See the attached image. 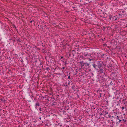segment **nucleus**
I'll list each match as a JSON object with an SVG mask.
<instances>
[{
    "instance_id": "2",
    "label": "nucleus",
    "mask_w": 127,
    "mask_h": 127,
    "mask_svg": "<svg viewBox=\"0 0 127 127\" xmlns=\"http://www.w3.org/2000/svg\"><path fill=\"white\" fill-rule=\"evenodd\" d=\"M47 61L51 64L50 65H51V67L52 68H53L54 69H56V67H55L54 66L56 65V63L55 61V59L51 57H49Z\"/></svg>"
},
{
    "instance_id": "11",
    "label": "nucleus",
    "mask_w": 127,
    "mask_h": 127,
    "mask_svg": "<svg viewBox=\"0 0 127 127\" xmlns=\"http://www.w3.org/2000/svg\"><path fill=\"white\" fill-rule=\"evenodd\" d=\"M84 66L85 65L86 67V66H87L88 67V68H89V67H90L89 65L90 64H89L87 63V62H85L84 63Z\"/></svg>"
},
{
    "instance_id": "26",
    "label": "nucleus",
    "mask_w": 127,
    "mask_h": 127,
    "mask_svg": "<svg viewBox=\"0 0 127 127\" xmlns=\"http://www.w3.org/2000/svg\"><path fill=\"white\" fill-rule=\"evenodd\" d=\"M34 48H36L38 50H40V48H37L36 46H35Z\"/></svg>"
},
{
    "instance_id": "59",
    "label": "nucleus",
    "mask_w": 127,
    "mask_h": 127,
    "mask_svg": "<svg viewBox=\"0 0 127 127\" xmlns=\"http://www.w3.org/2000/svg\"><path fill=\"white\" fill-rule=\"evenodd\" d=\"M63 58V56H62L61 57V59H62Z\"/></svg>"
},
{
    "instance_id": "54",
    "label": "nucleus",
    "mask_w": 127,
    "mask_h": 127,
    "mask_svg": "<svg viewBox=\"0 0 127 127\" xmlns=\"http://www.w3.org/2000/svg\"><path fill=\"white\" fill-rule=\"evenodd\" d=\"M105 28H104V27H103V30H105Z\"/></svg>"
},
{
    "instance_id": "60",
    "label": "nucleus",
    "mask_w": 127,
    "mask_h": 127,
    "mask_svg": "<svg viewBox=\"0 0 127 127\" xmlns=\"http://www.w3.org/2000/svg\"><path fill=\"white\" fill-rule=\"evenodd\" d=\"M31 21L30 22V23H31L32 22V21Z\"/></svg>"
},
{
    "instance_id": "41",
    "label": "nucleus",
    "mask_w": 127,
    "mask_h": 127,
    "mask_svg": "<svg viewBox=\"0 0 127 127\" xmlns=\"http://www.w3.org/2000/svg\"><path fill=\"white\" fill-rule=\"evenodd\" d=\"M122 110H123L125 108V107L124 106H123L122 107Z\"/></svg>"
},
{
    "instance_id": "52",
    "label": "nucleus",
    "mask_w": 127,
    "mask_h": 127,
    "mask_svg": "<svg viewBox=\"0 0 127 127\" xmlns=\"http://www.w3.org/2000/svg\"><path fill=\"white\" fill-rule=\"evenodd\" d=\"M65 46H66L65 45H64L63 47L64 48H66L65 47Z\"/></svg>"
},
{
    "instance_id": "7",
    "label": "nucleus",
    "mask_w": 127,
    "mask_h": 127,
    "mask_svg": "<svg viewBox=\"0 0 127 127\" xmlns=\"http://www.w3.org/2000/svg\"><path fill=\"white\" fill-rule=\"evenodd\" d=\"M40 104L39 103L38 101H36L35 103V108L37 109L38 107H37V106H39L40 105Z\"/></svg>"
},
{
    "instance_id": "29",
    "label": "nucleus",
    "mask_w": 127,
    "mask_h": 127,
    "mask_svg": "<svg viewBox=\"0 0 127 127\" xmlns=\"http://www.w3.org/2000/svg\"><path fill=\"white\" fill-rule=\"evenodd\" d=\"M4 99V97H3L2 98H1L0 99V100H1V101H3Z\"/></svg>"
},
{
    "instance_id": "42",
    "label": "nucleus",
    "mask_w": 127,
    "mask_h": 127,
    "mask_svg": "<svg viewBox=\"0 0 127 127\" xmlns=\"http://www.w3.org/2000/svg\"><path fill=\"white\" fill-rule=\"evenodd\" d=\"M108 116L110 118V117H111V115L110 114H109L108 115Z\"/></svg>"
},
{
    "instance_id": "24",
    "label": "nucleus",
    "mask_w": 127,
    "mask_h": 127,
    "mask_svg": "<svg viewBox=\"0 0 127 127\" xmlns=\"http://www.w3.org/2000/svg\"><path fill=\"white\" fill-rule=\"evenodd\" d=\"M120 118V116L119 117L118 116H117L116 117V119H117L119 120Z\"/></svg>"
},
{
    "instance_id": "58",
    "label": "nucleus",
    "mask_w": 127,
    "mask_h": 127,
    "mask_svg": "<svg viewBox=\"0 0 127 127\" xmlns=\"http://www.w3.org/2000/svg\"><path fill=\"white\" fill-rule=\"evenodd\" d=\"M120 105V104H118H118H117V105Z\"/></svg>"
},
{
    "instance_id": "43",
    "label": "nucleus",
    "mask_w": 127,
    "mask_h": 127,
    "mask_svg": "<svg viewBox=\"0 0 127 127\" xmlns=\"http://www.w3.org/2000/svg\"><path fill=\"white\" fill-rule=\"evenodd\" d=\"M42 62H40V64H40V66H41V65H42Z\"/></svg>"
},
{
    "instance_id": "61",
    "label": "nucleus",
    "mask_w": 127,
    "mask_h": 127,
    "mask_svg": "<svg viewBox=\"0 0 127 127\" xmlns=\"http://www.w3.org/2000/svg\"><path fill=\"white\" fill-rule=\"evenodd\" d=\"M116 124H118V122H116Z\"/></svg>"
},
{
    "instance_id": "15",
    "label": "nucleus",
    "mask_w": 127,
    "mask_h": 127,
    "mask_svg": "<svg viewBox=\"0 0 127 127\" xmlns=\"http://www.w3.org/2000/svg\"><path fill=\"white\" fill-rule=\"evenodd\" d=\"M72 88L73 90L74 91L76 89L75 88V86L74 85H73L72 87Z\"/></svg>"
},
{
    "instance_id": "62",
    "label": "nucleus",
    "mask_w": 127,
    "mask_h": 127,
    "mask_svg": "<svg viewBox=\"0 0 127 127\" xmlns=\"http://www.w3.org/2000/svg\"><path fill=\"white\" fill-rule=\"evenodd\" d=\"M39 119H40V120H41V117H40Z\"/></svg>"
},
{
    "instance_id": "56",
    "label": "nucleus",
    "mask_w": 127,
    "mask_h": 127,
    "mask_svg": "<svg viewBox=\"0 0 127 127\" xmlns=\"http://www.w3.org/2000/svg\"><path fill=\"white\" fill-rule=\"evenodd\" d=\"M65 67H63L62 69H64Z\"/></svg>"
},
{
    "instance_id": "27",
    "label": "nucleus",
    "mask_w": 127,
    "mask_h": 127,
    "mask_svg": "<svg viewBox=\"0 0 127 127\" xmlns=\"http://www.w3.org/2000/svg\"><path fill=\"white\" fill-rule=\"evenodd\" d=\"M109 66H108L107 67L109 68V67H111L112 66V65L111 64H109Z\"/></svg>"
},
{
    "instance_id": "39",
    "label": "nucleus",
    "mask_w": 127,
    "mask_h": 127,
    "mask_svg": "<svg viewBox=\"0 0 127 127\" xmlns=\"http://www.w3.org/2000/svg\"><path fill=\"white\" fill-rule=\"evenodd\" d=\"M103 4V3H101L100 4V5L101 6H102Z\"/></svg>"
},
{
    "instance_id": "37",
    "label": "nucleus",
    "mask_w": 127,
    "mask_h": 127,
    "mask_svg": "<svg viewBox=\"0 0 127 127\" xmlns=\"http://www.w3.org/2000/svg\"><path fill=\"white\" fill-rule=\"evenodd\" d=\"M119 123H120L122 121L121 119H119Z\"/></svg>"
},
{
    "instance_id": "50",
    "label": "nucleus",
    "mask_w": 127,
    "mask_h": 127,
    "mask_svg": "<svg viewBox=\"0 0 127 127\" xmlns=\"http://www.w3.org/2000/svg\"><path fill=\"white\" fill-rule=\"evenodd\" d=\"M84 55L86 56L87 55V54L84 53Z\"/></svg>"
},
{
    "instance_id": "53",
    "label": "nucleus",
    "mask_w": 127,
    "mask_h": 127,
    "mask_svg": "<svg viewBox=\"0 0 127 127\" xmlns=\"http://www.w3.org/2000/svg\"><path fill=\"white\" fill-rule=\"evenodd\" d=\"M39 110H40V111H41V108H39Z\"/></svg>"
},
{
    "instance_id": "23",
    "label": "nucleus",
    "mask_w": 127,
    "mask_h": 127,
    "mask_svg": "<svg viewBox=\"0 0 127 127\" xmlns=\"http://www.w3.org/2000/svg\"><path fill=\"white\" fill-rule=\"evenodd\" d=\"M42 52L43 53H45V51H46V50H45V49H42Z\"/></svg>"
},
{
    "instance_id": "10",
    "label": "nucleus",
    "mask_w": 127,
    "mask_h": 127,
    "mask_svg": "<svg viewBox=\"0 0 127 127\" xmlns=\"http://www.w3.org/2000/svg\"><path fill=\"white\" fill-rule=\"evenodd\" d=\"M14 38L16 40H17V43L21 42L20 41V39L18 38L17 36H16L15 37H14Z\"/></svg>"
},
{
    "instance_id": "1",
    "label": "nucleus",
    "mask_w": 127,
    "mask_h": 127,
    "mask_svg": "<svg viewBox=\"0 0 127 127\" xmlns=\"http://www.w3.org/2000/svg\"><path fill=\"white\" fill-rule=\"evenodd\" d=\"M92 63L93 64H96V70H99L100 69L102 68L104 64L103 62L101 61H94Z\"/></svg>"
},
{
    "instance_id": "16",
    "label": "nucleus",
    "mask_w": 127,
    "mask_h": 127,
    "mask_svg": "<svg viewBox=\"0 0 127 127\" xmlns=\"http://www.w3.org/2000/svg\"><path fill=\"white\" fill-rule=\"evenodd\" d=\"M57 104V103L55 101L53 102V103H52V106H54L55 105H56Z\"/></svg>"
},
{
    "instance_id": "12",
    "label": "nucleus",
    "mask_w": 127,
    "mask_h": 127,
    "mask_svg": "<svg viewBox=\"0 0 127 127\" xmlns=\"http://www.w3.org/2000/svg\"><path fill=\"white\" fill-rule=\"evenodd\" d=\"M59 1L60 3H61V4H62L63 3H64L65 2V0H59Z\"/></svg>"
},
{
    "instance_id": "6",
    "label": "nucleus",
    "mask_w": 127,
    "mask_h": 127,
    "mask_svg": "<svg viewBox=\"0 0 127 127\" xmlns=\"http://www.w3.org/2000/svg\"><path fill=\"white\" fill-rule=\"evenodd\" d=\"M80 64H81V66L82 68H84V62L83 61H81L79 62Z\"/></svg>"
},
{
    "instance_id": "40",
    "label": "nucleus",
    "mask_w": 127,
    "mask_h": 127,
    "mask_svg": "<svg viewBox=\"0 0 127 127\" xmlns=\"http://www.w3.org/2000/svg\"><path fill=\"white\" fill-rule=\"evenodd\" d=\"M58 125H60V126H61H61H62V125L61 124H60V123H59V124H58Z\"/></svg>"
},
{
    "instance_id": "33",
    "label": "nucleus",
    "mask_w": 127,
    "mask_h": 127,
    "mask_svg": "<svg viewBox=\"0 0 127 127\" xmlns=\"http://www.w3.org/2000/svg\"><path fill=\"white\" fill-rule=\"evenodd\" d=\"M103 17L104 18H106L107 17V16H106L105 15H104L103 16Z\"/></svg>"
},
{
    "instance_id": "57",
    "label": "nucleus",
    "mask_w": 127,
    "mask_h": 127,
    "mask_svg": "<svg viewBox=\"0 0 127 127\" xmlns=\"http://www.w3.org/2000/svg\"><path fill=\"white\" fill-rule=\"evenodd\" d=\"M93 62H93L91 61V62H90V63H92Z\"/></svg>"
},
{
    "instance_id": "64",
    "label": "nucleus",
    "mask_w": 127,
    "mask_h": 127,
    "mask_svg": "<svg viewBox=\"0 0 127 127\" xmlns=\"http://www.w3.org/2000/svg\"><path fill=\"white\" fill-rule=\"evenodd\" d=\"M31 102V101L30 100H29V101H28V102Z\"/></svg>"
},
{
    "instance_id": "20",
    "label": "nucleus",
    "mask_w": 127,
    "mask_h": 127,
    "mask_svg": "<svg viewBox=\"0 0 127 127\" xmlns=\"http://www.w3.org/2000/svg\"><path fill=\"white\" fill-rule=\"evenodd\" d=\"M112 16L110 15H109V19H110V20L111 21V19L112 18Z\"/></svg>"
},
{
    "instance_id": "9",
    "label": "nucleus",
    "mask_w": 127,
    "mask_h": 127,
    "mask_svg": "<svg viewBox=\"0 0 127 127\" xmlns=\"http://www.w3.org/2000/svg\"><path fill=\"white\" fill-rule=\"evenodd\" d=\"M126 99L125 98V99H123L122 98H121V100H122V101L123 102V103L124 102V104H125L127 102V101H125V100H126Z\"/></svg>"
},
{
    "instance_id": "18",
    "label": "nucleus",
    "mask_w": 127,
    "mask_h": 127,
    "mask_svg": "<svg viewBox=\"0 0 127 127\" xmlns=\"http://www.w3.org/2000/svg\"><path fill=\"white\" fill-rule=\"evenodd\" d=\"M115 16H112V18L111 21H113L114 20L115 18Z\"/></svg>"
},
{
    "instance_id": "13",
    "label": "nucleus",
    "mask_w": 127,
    "mask_h": 127,
    "mask_svg": "<svg viewBox=\"0 0 127 127\" xmlns=\"http://www.w3.org/2000/svg\"><path fill=\"white\" fill-rule=\"evenodd\" d=\"M102 68L100 69L99 70V72H100V73H101L102 74H103V69Z\"/></svg>"
},
{
    "instance_id": "19",
    "label": "nucleus",
    "mask_w": 127,
    "mask_h": 127,
    "mask_svg": "<svg viewBox=\"0 0 127 127\" xmlns=\"http://www.w3.org/2000/svg\"><path fill=\"white\" fill-rule=\"evenodd\" d=\"M90 61H93V62H94V61H95V60H94V59L92 58V59H90V58H89L88 59Z\"/></svg>"
},
{
    "instance_id": "4",
    "label": "nucleus",
    "mask_w": 127,
    "mask_h": 127,
    "mask_svg": "<svg viewBox=\"0 0 127 127\" xmlns=\"http://www.w3.org/2000/svg\"><path fill=\"white\" fill-rule=\"evenodd\" d=\"M115 73L114 72H112V73L111 74L110 76V78L112 79V80H114V81L116 80V76H115Z\"/></svg>"
},
{
    "instance_id": "45",
    "label": "nucleus",
    "mask_w": 127,
    "mask_h": 127,
    "mask_svg": "<svg viewBox=\"0 0 127 127\" xmlns=\"http://www.w3.org/2000/svg\"><path fill=\"white\" fill-rule=\"evenodd\" d=\"M119 16H122V14H120L118 15Z\"/></svg>"
},
{
    "instance_id": "17",
    "label": "nucleus",
    "mask_w": 127,
    "mask_h": 127,
    "mask_svg": "<svg viewBox=\"0 0 127 127\" xmlns=\"http://www.w3.org/2000/svg\"><path fill=\"white\" fill-rule=\"evenodd\" d=\"M109 114V113L107 112V111H105L104 112V116L105 117V116L106 115H107L108 114Z\"/></svg>"
},
{
    "instance_id": "34",
    "label": "nucleus",
    "mask_w": 127,
    "mask_h": 127,
    "mask_svg": "<svg viewBox=\"0 0 127 127\" xmlns=\"http://www.w3.org/2000/svg\"><path fill=\"white\" fill-rule=\"evenodd\" d=\"M40 29H43V27L42 26V25L41 26H40Z\"/></svg>"
},
{
    "instance_id": "36",
    "label": "nucleus",
    "mask_w": 127,
    "mask_h": 127,
    "mask_svg": "<svg viewBox=\"0 0 127 127\" xmlns=\"http://www.w3.org/2000/svg\"><path fill=\"white\" fill-rule=\"evenodd\" d=\"M62 112H63V113L64 114H65V113H66V112L64 110L62 111Z\"/></svg>"
},
{
    "instance_id": "48",
    "label": "nucleus",
    "mask_w": 127,
    "mask_h": 127,
    "mask_svg": "<svg viewBox=\"0 0 127 127\" xmlns=\"http://www.w3.org/2000/svg\"><path fill=\"white\" fill-rule=\"evenodd\" d=\"M65 12H66L67 13H69V11H66Z\"/></svg>"
},
{
    "instance_id": "8",
    "label": "nucleus",
    "mask_w": 127,
    "mask_h": 127,
    "mask_svg": "<svg viewBox=\"0 0 127 127\" xmlns=\"http://www.w3.org/2000/svg\"><path fill=\"white\" fill-rule=\"evenodd\" d=\"M116 80H121L122 78L121 77L119 76L118 75H116Z\"/></svg>"
},
{
    "instance_id": "44",
    "label": "nucleus",
    "mask_w": 127,
    "mask_h": 127,
    "mask_svg": "<svg viewBox=\"0 0 127 127\" xmlns=\"http://www.w3.org/2000/svg\"><path fill=\"white\" fill-rule=\"evenodd\" d=\"M125 12V11H123L122 12V13H123H123Z\"/></svg>"
},
{
    "instance_id": "46",
    "label": "nucleus",
    "mask_w": 127,
    "mask_h": 127,
    "mask_svg": "<svg viewBox=\"0 0 127 127\" xmlns=\"http://www.w3.org/2000/svg\"><path fill=\"white\" fill-rule=\"evenodd\" d=\"M70 76L69 75V76L68 77V79H70Z\"/></svg>"
},
{
    "instance_id": "49",
    "label": "nucleus",
    "mask_w": 127,
    "mask_h": 127,
    "mask_svg": "<svg viewBox=\"0 0 127 127\" xmlns=\"http://www.w3.org/2000/svg\"><path fill=\"white\" fill-rule=\"evenodd\" d=\"M72 8L73 9H74V8H76V7H73Z\"/></svg>"
},
{
    "instance_id": "55",
    "label": "nucleus",
    "mask_w": 127,
    "mask_h": 127,
    "mask_svg": "<svg viewBox=\"0 0 127 127\" xmlns=\"http://www.w3.org/2000/svg\"><path fill=\"white\" fill-rule=\"evenodd\" d=\"M67 45L68 44L67 43H66L65 44V46H66V45Z\"/></svg>"
},
{
    "instance_id": "3",
    "label": "nucleus",
    "mask_w": 127,
    "mask_h": 127,
    "mask_svg": "<svg viewBox=\"0 0 127 127\" xmlns=\"http://www.w3.org/2000/svg\"><path fill=\"white\" fill-rule=\"evenodd\" d=\"M105 73L103 72V74L104 75H102H102L100 76V79L101 80H103L102 81L104 82H105L106 80H107V79L108 78V77L107 76H106V75H105L104 74Z\"/></svg>"
},
{
    "instance_id": "21",
    "label": "nucleus",
    "mask_w": 127,
    "mask_h": 127,
    "mask_svg": "<svg viewBox=\"0 0 127 127\" xmlns=\"http://www.w3.org/2000/svg\"><path fill=\"white\" fill-rule=\"evenodd\" d=\"M113 83L112 82V81H110V83L109 84V85H113Z\"/></svg>"
},
{
    "instance_id": "25",
    "label": "nucleus",
    "mask_w": 127,
    "mask_h": 127,
    "mask_svg": "<svg viewBox=\"0 0 127 127\" xmlns=\"http://www.w3.org/2000/svg\"><path fill=\"white\" fill-rule=\"evenodd\" d=\"M104 54H101V57L102 58H103V56H104Z\"/></svg>"
},
{
    "instance_id": "28",
    "label": "nucleus",
    "mask_w": 127,
    "mask_h": 127,
    "mask_svg": "<svg viewBox=\"0 0 127 127\" xmlns=\"http://www.w3.org/2000/svg\"><path fill=\"white\" fill-rule=\"evenodd\" d=\"M45 69L46 70H50V68L49 67H46L45 68Z\"/></svg>"
},
{
    "instance_id": "30",
    "label": "nucleus",
    "mask_w": 127,
    "mask_h": 127,
    "mask_svg": "<svg viewBox=\"0 0 127 127\" xmlns=\"http://www.w3.org/2000/svg\"><path fill=\"white\" fill-rule=\"evenodd\" d=\"M118 19V18H116V17H115V19H114V21H116L117 20V19Z\"/></svg>"
},
{
    "instance_id": "32",
    "label": "nucleus",
    "mask_w": 127,
    "mask_h": 127,
    "mask_svg": "<svg viewBox=\"0 0 127 127\" xmlns=\"http://www.w3.org/2000/svg\"><path fill=\"white\" fill-rule=\"evenodd\" d=\"M102 87H103V88H106V86L105 85H102Z\"/></svg>"
},
{
    "instance_id": "35",
    "label": "nucleus",
    "mask_w": 127,
    "mask_h": 127,
    "mask_svg": "<svg viewBox=\"0 0 127 127\" xmlns=\"http://www.w3.org/2000/svg\"><path fill=\"white\" fill-rule=\"evenodd\" d=\"M104 115V112H103L100 114V115L101 116V115Z\"/></svg>"
},
{
    "instance_id": "22",
    "label": "nucleus",
    "mask_w": 127,
    "mask_h": 127,
    "mask_svg": "<svg viewBox=\"0 0 127 127\" xmlns=\"http://www.w3.org/2000/svg\"><path fill=\"white\" fill-rule=\"evenodd\" d=\"M13 26L14 28H15V29H16V31L18 30L17 28L16 27V26L15 25H13Z\"/></svg>"
},
{
    "instance_id": "5",
    "label": "nucleus",
    "mask_w": 127,
    "mask_h": 127,
    "mask_svg": "<svg viewBox=\"0 0 127 127\" xmlns=\"http://www.w3.org/2000/svg\"><path fill=\"white\" fill-rule=\"evenodd\" d=\"M120 119H121L124 122H126L127 121L126 118L124 117H123V116L122 115L120 116Z\"/></svg>"
},
{
    "instance_id": "14",
    "label": "nucleus",
    "mask_w": 127,
    "mask_h": 127,
    "mask_svg": "<svg viewBox=\"0 0 127 127\" xmlns=\"http://www.w3.org/2000/svg\"><path fill=\"white\" fill-rule=\"evenodd\" d=\"M92 65L95 69H96V64H92Z\"/></svg>"
},
{
    "instance_id": "38",
    "label": "nucleus",
    "mask_w": 127,
    "mask_h": 127,
    "mask_svg": "<svg viewBox=\"0 0 127 127\" xmlns=\"http://www.w3.org/2000/svg\"><path fill=\"white\" fill-rule=\"evenodd\" d=\"M27 47L29 48V47H30V48H31L32 47L31 46H30L29 45H28L27 46Z\"/></svg>"
},
{
    "instance_id": "47",
    "label": "nucleus",
    "mask_w": 127,
    "mask_h": 127,
    "mask_svg": "<svg viewBox=\"0 0 127 127\" xmlns=\"http://www.w3.org/2000/svg\"><path fill=\"white\" fill-rule=\"evenodd\" d=\"M5 101H6V100H5V99H4L3 102H5Z\"/></svg>"
},
{
    "instance_id": "51",
    "label": "nucleus",
    "mask_w": 127,
    "mask_h": 127,
    "mask_svg": "<svg viewBox=\"0 0 127 127\" xmlns=\"http://www.w3.org/2000/svg\"><path fill=\"white\" fill-rule=\"evenodd\" d=\"M11 39L12 40V41L13 42L15 41V40L14 39Z\"/></svg>"
},
{
    "instance_id": "63",
    "label": "nucleus",
    "mask_w": 127,
    "mask_h": 127,
    "mask_svg": "<svg viewBox=\"0 0 127 127\" xmlns=\"http://www.w3.org/2000/svg\"><path fill=\"white\" fill-rule=\"evenodd\" d=\"M69 82H69V83L68 84V85H69V84H70V83H69Z\"/></svg>"
},
{
    "instance_id": "31",
    "label": "nucleus",
    "mask_w": 127,
    "mask_h": 127,
    "mask_svg": "<svg viewBox=\"0 0 127 127\" xmlns=\"http://www.w3.org/2000/svg\"><path fill=\"white\" fill-rule=\"evenodd\" d=\"M122 100H121V99H120V100L118 101V104H119L121 102Z\"/></svg>"
}]
</instances>
